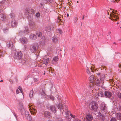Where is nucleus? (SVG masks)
Listing matches in <instances>:
<instances>
[{
    "instance_id": "f257e3e1",
    "label": "nucleus",
    "mask_w": 121,
    "mask_h": 121,
    "mask_svg": "<svg viewBox=\"0 0 121 121\" xmlns=\"http://www.w3.org/2000/svg\"><path fill=\"white\" fill-rule=\"evenodd\" d=\"M57 107L61 112L63 113L64 111L67 116L69 115V111L65 103L62 104V103H59Z\"/></svg>"
},
{
    "instance_id": "f03ea898",
    "label": "nucleus",
    "mask_w": 121,
    "mask_h": 121,
    "mask_svg": "<svg viewBox=\"0 0 121 121\" xmlns=\"http://www.w3.org/2000/svg\"><path fill=\"white\" fill-rule=\"evenodd\" d=\"M89 80L90 81V82L91 83L94 82L95 84L97 86H100V80L98 78L96 80L95 78L93 75H92L90 77Z\"/></svg>"
},
{
    "instance_id": "7ed1b4c3",
    "label": "nucleus",
    "mask_w": 121,
    "mask_h": 121,
    "mask_svg": "<svg viewBox=\"0 0 121 121\" xmlns=\"http://www.w3.org/2000/svg\"><path fill=\"white\" fill-rule=\"evenodd\" d=\"M23 54L21 51H17L15 52L13 57L15 59L17 60L21 59Z\"/></svg>"
},
{
    "instance_id": "20e7f679",
    "label": "nucleus",
    "mask_w": 121,
    "mask_h": 121,
    "mask_svg": "<svg viewBox=\"0 0 121 121\" xmlns=\"http://www.w3.org/2000/svg\"><path fill=\"white\" fill-rule=\"evenodd\" d=\"M39 46L37 43H34L31 45L30 47V50L32 53H35L38 49Z\"/></svg>"
},
{
    "instance_id": "39448f33",
    "label": "nucleus",
    "mask_w": 121,
    "mask_h": 121,
    "mask_svg": "<svg viewBox=\"0 0 121 121\" xmlns=\"http://www.w3.org/2000/svg\"><path fill=\"white\" fill-rule=\"evenodd\" d=\"M112 13H111L110 14V16H111L112 18H114L113 19L114 20L117 21L118 19V17L116 13L117 12V10H115L114 9H113V10L112 11Z\"/></svg>"
},
{
    "instance_id": "423d86ee",
    "label": "nucleus",
    "mask_w": 121,
    "mask_h": 121,
    "mask_svg": "<svg viewBox=\"0 0 121 121\" xmlns=\"http://www.w3.org/2000/svg\"><path fill=\"white\" fill-rule=\"evenodd\" d=\"M98 104L95 102L92 103V106L91 107L92 110L94 111H96L97 109L98 108Z\"/></svg>"
},
{
    "instance_id": "0eeeda50",
    "label": "nucleus",
    "mask_w": 121,
    "mask_h": 121,
    "mask_svg": "<svg viewBox=\"0 0 121 121\" xmlns=\"http://www.w3.org/2000/svg\"><path fill=\"white\" fill-rule=\"evenodd\" d=\"M18 23L14 19H13L11 22V26L13 28L17 27Z\"/></svg>"
},
{
    "instance_id": "6e6552de",
    "label": "nucleus",
    "mask_w": 121,
    "mask_h": 121,
    "mask_svg": "<svg viewBox=\"0 0 121 121\" xmlns=\"http://www.w3.org/2000/svg\"><path fill=\"white\" fill-rule=\"evenodd\" d=\"M86 119L88 121H91L93 119L92 115L90 113H88L86 115Z\"/></svg>"
},
{
    "instance_id": "1a4fd4ad",
    "label": "nucleus",
    "mask_w": 121,
    "mask_h": 121,
    "mask_svg": "<svg viewBox=\"0 0 121 121\" xmlns=\"http://www.w3.org/2000/svg\"><path fill=\"white\" fill-rule=\"evenodd\" d=\"M104 95L106 97L110 98L111 97L112 93L109 91H105Z\"/></svg>"
},
{
    "instance_id": "9d476101",
    "label": "nucleus",
    "mask_w": 121,
    "mask_h": 121,
    "mask_svg": "<svg viewBox=\"0 0 121 121\" xmlns=\"http://www.w3.org/2000/svg\"><path fill=\"white\" fill-rule=\"evenodd\" d=\"M50 108L51 111L54 113H56L57 111L55 105L51 106L50 107Z\"/></svg>"
},
{
    "instance_id": "9b49d317",
    "label": "nucleus",
    "mask_w": 121,
    "mask_h": 121,
    "mask_svg": "<svg viewBox=\"0 0 121 121\" xmlns=\"http://www.w3.org/2000/svg\"><path fill=\"white\" fill-rule=\"evenodd\" d=\"M20 40L22 43L24 44H26L27 42V39L25 37L20 38Z\"/></svg>"
},
{
    "instance_id": "f8f14e48",
    "label": "nucleus",
    "mask_w": 121,
    "mask_h": 121,
    "mask_svg": "<svg viewBox=\"0 0 121 121\" xmlns=\"http://www.w3.org/2000/svg\"><path fill=\"white\" fill-rule=\"evenodd\" d=\"M6 19V17L5 15L3 14H0V20L3 21H5Z\"/></svg>"
},
{
    "instance_id": "ddd939ff",
    "label": "nucleus",
    "mask_w": 121,
    "mask_h": 121,
    "mask_svg": "<svg viewBox=\"0 0 121 121\" xmlns=\"http://www.w3.org/2000/svg\"><path fill=\"white\" fill-rule=\"evenodd\" d=\"M29 26L30 27L34 29L36 27V24L33 22H30Z\"/></svg>"
},
{
    "instance_id": "4468645a",
    "label": "nucleus",
    "mask_w": 121,
    "mask_h": 121,
    "mask_svg": "<svg viewBox=\"0 0 121 121\" xmlns=\"http://www.w3.org/2000/svg\"><path fill=\"white\" fill-rule=\"evenodd\" d=\"M44 116L46 118H50L51 115L50 113L48 111H45L44 112Z\"/></svg>"
},
{
    "instance_id": "2eb2a0df",
    "label": "nucleus",
    "mask_w": 121,
    "mask_h": 121,
    "mask_svg": "<svg viewBox=\"0 0 121 121\" xmlns=\"http://www.w3.org/2000/svg\"><path fill=\"white\" fill-rule=\"evenodd\" d=\"M100 84L101 83L102 84L104 83V80L105 78V75L102 74H101L100 75Z\"/></svg>"
},
{
    "instance_id": "dca6fc26",
    "label": "nucleus",
    "mask_w": 121,
    "mask_h": 121,
    "mask_svg": "<svg viewBox=\"0 0 121 121\" xmlns=\"http://www.w3.org/2000/svg\"><path fill=\"white\" fill-rule=\"evenodd\" d=\"M30 39L33 40H35L37 38V36L35 34L33 35L32 34H30Z\"/></svg>"
},
{
    "instance_id": "f3484780",
    "label": "nucleus",
    "mask_w": 121,
    "mask_h": 121,
    "mask_svg": "<svg viewBox=\"0 0 121 121\" xmlns=\"http://www.w3.org/2000/svg\"><path fill=\"white\" fill-rule=\"evenodd\" d=\"M102 111H104V112L105 113H107V108L106 106L105 105H104L102 106Z\"/></svg>"
},
{
    "instance_id": "a211bd4d",
    "label": "nucleus",
    "mask_w": 121,
    "mask_h": 121,
    "mask_svg": "<svg viewBox=\"0 0 121 121\" xmlns=\"http://www.w3.org/2000/svg\"><path fill=\"white\" fill-rule=\"evenodd\" d=\"M33 16L32 13H29L28 15L27 19L29 21H31L33 19Z\"/></svg>"
},
{
    "instance_id": "6ab92c4d",
    "label": "nucleus",
    "mask_w": 121,
    "mask_h": 121,
    "mask_svg": "<svg viewBox=\"0 0 121 121\" xmlns=\"http://www.w3.org/2000/svg\"><path fill=\"white\" fill-rule=\"evenodd\" d=\"M22 32H24L25 34H27L29 32L28 28L27 27H25V30L24 31H22Z\"/></svg>"
},
{
    "instance_id": "aec40b11",
    "label": "nucleus",
    "mask_w": 121,
    "mask_h": 121,
    "mask_svg": "<svg viewBox=\"0 0 121 121\" xmlns=\"http://www.w3.org/2000/svg\"><path fill=\"white\" fill-rule=\"evenodd\" d=\"M49 62V58H47L45 59L43 61V63L46 65H47Z\"/></svg>"
},
{
    "instance_id": "412c9836",
    "label": "nucleus",
    "mask_w": 121,
    "mask_h": 121,
    "mask_svg": "<svg viewBox=\"0 0 121 121\" xmlns=\"http://www.w3.org/2000/svg\"><path fill=\"white\" fill-rule=\"evenodd\" d=\"M36 35L38 37H40L42 36V33L40 32H36Z\"/></svg>"
},
{
    "instance_id": "4be33fe9",
    "label": "nucleus",
    "mask_w": 121,
    "mask_h": 121,
    "mask_svg": "<svg viewBox=\"0 0 121 121\" xmlns=\"http://www.w3.org/2000/svg\"><path fill=\"white\" fill-rule=\"evenodd\" d=\"M9 29L8 27H6L4 28L3 30L5 34H7L9 31Z\"/></svg>"
},
{
    "instance_id": "5701e85b",
    "label": "nucleus",
    "mask_w": 121,
    "mask_h": 121,
    "mask_svg": "<svg viewBox=\"0 0 121 121\" xmlns=\"http://www.w3.org/2000/svg\"><path fill=\"white\" fill-rule=\"evenodd\" d=\"M96 94L98 95V96L102 97L104 96V95L103 93L102 92H100L98 93H97Z\"/></svg>"
},
{
    "instance_id": "b1692460",
    "label": "nucleus",
    "mask_w": 121,
    "mask_h": 121,
    "mask_svg": "<svg viewBox=\"0 0 121 121\" xmlns=\"http://www.w3.org/2000/svg\"><path fill=\"white\" fill-rule=\"evenodd\" d=\"M117 117L118 120L121 119V113L119 112L117 113Z\"/></svg>"
},
{
    "instance_id": "393cba45",
    "label": "nucleus",
    "mask_w": 121,
    "mask_h": 121,
    "mask_svg": "<svg viewBox=\"0 0 121 121\" xmlns=\"http://www.w3.org/2000/svg\"><path fill=\"white\" fill-rule=\"evenodd\" d=\"M13 46V45L12 42H10L9 44V48H12Z\"/></svg>"
},
{
    "instance_id": "a878e982",
    "label": "nucleus",
    "mask_w": 121,
    "mask_h": 121,
    "mask_svg": "<svg viewBox=\"0 0 121 121\" xmlns=\"http://www.w3.org/2000/svg\"><path fill=\"white\" fill-rule=\"evenodd\" d=\"M34 93V91L33 90L30 91L29 94V96L30 98L33 97V95Z\"/></svg>"
},
{
    "instance_id": "bb28decb",
    "label": "nucleus",
    "mask_w": 121,
    "mask_h": 121,
    "mask_svg": "<svg viewBox=\"0 0 121 121\" xmlns=\"http://www.w3.org/2000/svg\"><path fill=\"white\" fill-rule=\"evenodd\" d=\"M25 14L26 15L29 13L30 12V9L27 8H26L25 10Z\"/></svg>"
},
{
    "instance_id": "cd10ccee",
    "label": "nucleus",
    "mask_w": 121,
    "mask_h": 121,
    "mask_svg": "<svg viewBox=\"0 0 121 121\" xmlns=\"http://www.w3.org/2000/svg\"><path fill=\"white\" fill-rule=\"evenodd\" d=\"M46 30L47 32H49L51 30V27L50 26H48L46 28Z\"/></svg>"
},
{
    "instance_id": "c85d7f7f",
    "label": "nucleus",
    "mask_w": 121,
    "mask_h": 121,
    "mask_svg": "<svg viewBox=\"0 0 121 121\" xmlns=\"http://www.w3.org/2000/svg\"><path fill=\"white\" fill-rule=\"evenodd\" d=\"M25 115L26 117L27 116H29V115H30L29 114V112L27 111H25Z\"/></svg>"
},
{
    "instance_id": "c756f323",
    "label": "nucleus",
    "mask_w": 121,
    "mask_h": 121,
    "mask_svg": "<svg viewBox=\"0 0 121 121\" xmlns=\"http://www.w3.org/2000/svg\"><path fill=\"white\" fill-rule=\"evenodd\" d=\"M58 60V56L54 57L53 59V60L55 62L57 61Z\"/></svg>"
},
{
    "instance_id": "7c9ffc66",
    "label": "nucleus",
    "mask_w": 121,
    "mask_h": 121,
    "mask_svg": "<svg viewBox=\"0 0 121 121\" xmlns=\"http://www.w3.org/2000/svg\"><path fill=\"white\" fill-rule=\"evenodd\" d=\"M62 20V18L61 17H60L59 16V17H57V22L58 23H59L60 21L62 22L63 21Z\"/></svg>"
},
{
    "instance_id": "2f4dec72",
    "label": "nucleus",
    "mask_w": 121,
    "mask_h": 121,
    "mask_svg": "<svg viewBox=\"0 0 121 121\" xmlns=\"http://www.w3.org/2000/svg\"><path fill=\"white\" fill-rule=\"evenodd\" d=\"M10 15L11 17L13 19H14L15 17V14L13 13H11L10 14Z\"/></svg>"
},
{
    "instance_id": "473e14b6",
    "label": "nucleus",
    "mask_w": 121,
    "mask_h": 121,
    "mask_svg": "<svg viewBox=\"0 0 121 121\" xmlns=\"http://www.w3.org/2000/svg\"><path fill=\"white\" fill-rule=\"evenodd\" d=\"M40 93L42 95L44 96H45L46 95L45 92L43 89L42 90V91Z\"/></svg>"
},
{
    "instance_id": "72a5a7b5",
    "label": "nucleus",
    "mask_w": 121,
    "mask_h": 121,
    "mask_svg": "<svg viewBox=\"0 0 121 121\" xmlns=\"http://www.w3.org/2000/svg\"><path fill=\"white\" fill-rule=\"evenodd\" d=\"M5 1L4 0H2L0 1V6H2L4 4Z\"/></svg>"
},
{
    "instance_id": "f704fd0d",
    "label": "nucleus",
    "mask_w": 121,
    "mask_h": 121,
    "mask_svg": "<svg viewBox=\"0 0 121 121\" xmlns=\"http://www.w3.org/2000/svg\"><path fill=\"white\" fill-rule=\"evenodd\" d=\"M27 120L29 121H31L32 120V117L30 115H29V116H27L26 117Z\"/></svg>"
},
{
    "instance_id": "c9c22d12",
    "label": "nucleus",
    "mask_w": 121,
    "mask_h": 121,
    "mask_svg": "<svg viewBox=\"0 0 121 121\" xmlns=\"http://www.w3.org/2000/svg\"><path fill=\"white\" fill-rule=\"evenodd\" d=\"M74 22L75 23L76 22H77V21L78 20V18H77V15L75 16L74 18Z\"/></svg>"
},
{
    "instance_id": "e433bc0d",
    "label": "nucleus",
    "mask_w": 121,
    "mask_h": 121,
    "mask_svg": "<svg viewBox=\"0 0 121 121\" xmlns=\"http://www.w3.org/2000/svg\"><path fill=\"white\" fill-rule=\"evenodd\" d=\"M18 88L19 89V90L20 91L21 93L23 94V91L22 89V88L20 86H19L18 87Z\"/></svg>"
},
{
    "instance_id": "4c0bfd02",
    "label": "nucleus",
    "mask_w": 121,
    "mask_h": 121,
    "mask_svg": "<svg viewBox=\"0 0 121 121\" xmlns=\"http://www.w3.org/2000/svg\"><path fill=\"white\" fill-rule=\"evenodd\" d=\"M58 31L59 33L60 34H62L63 33V32L62 30L60 29H58Z\"/></svg>"
},
{
    "instance_id": "58836bf2",
    "label": "nucleus",
    "mask_w": 121,
    "mask_h": 121,
    "mask_svg": "<svg viewBox=\"0 0 121 121\" xmlns=\"http://www.w3.org/2000/svg\"><path fill=\"white\" fill-rule=\"evenodd\" d=\"M52 41L54 43H56L57 41V38H53L52 39Z\"/></svg>"
},
{
    "instance_id": "ea45409f",
    "label": "nucleus",
    "mask_w": 121,
    "mask_h": 121,
    "mask_svg": "<svg viewBox=\"0 0 121 121\" xmlns=\"http://www.w3.org/2000/svg\"><path fill=\"white\" fill-rule=\"evenodd\" d=\"M99 115L100 116H101L102 117V118H101L102 119V120H104L105 119V118L104 117V115H103L101 113H100Z\"/></svg>"
},
{
    "instance_id": "a19ab883",
    "label": "nucleus",
    "mask_w": 121,
    "mask_h": 121,
    "mask_svg": "<svg viewBox=\"0 0 121 121\" xmlns=\"http://www.w3.org/2000/svg\"><path fill=\"white\" fill-rule=\"evenodd\" d=\"M47 3H50L52 2L53 0H45Z\"/></svg>"
},
{
    "instance_id": "79ce46f5",
    "label": "nucleus",
    "mask_w": 121,
    "mask_h": 121,
    "mask_svg": "<svg viewBox=\"0 0 121 121\" xmlns=\"http://www.w3.org/2000/svg\"><path fill=\"white\" fill-rule=\"evenodd\" d=\"M27 59L26 58H24L22 60V62L23 63H25L27 60Z\"/></svg>"
},
{
    "instance_id": "37998d69",
    "label": "nucleus",
    "mask_w": 121,
    "mask_h": 121,
    "mask_svg": "<svg viewBox=\"0 0 121 121\" xmlns=\"http://www.w3.org/2000/svg\"><path fill=\"white\" fill-rule=\"evenodd\" d=\"M110 121H117L116 119L114 117L112 118L111 120Z\"/></svg>"
},
{
    "instance_id": "c03bdc74",
    "label": "nucleus",
    "mask_w": 121,
    "mask_h": 121,
    "mask_svg": "<svg viewBox=\"0 0 121 121\" xmlns=\"http://www.w3.org/2000/svg\"><path fill=\"white\" fill-rule=\"evenodd\" d=\"M4 52H0V56H3L4 54Z\"/></svg>"
},
{
    "instance_id": "a18cd8bd",
    "label": "nucleus",
    "mask_w": 121,
    "mask_h": 121,
    "mask_svg": "<svg viewBox=\"0 0 121 121\" xmlns=\"http://www.w3.org/2000/svg\"><path fill=\"white\" fill-rule=\"evenodd\" d=\"M117 95L118 97L121 99V93L120 92H118Z\"/></svg>"
},
{
    "instance_id": "49530a36",
    "label": "nucleus",
    "mask_w": 121,
    "mask_h": 121,
    "mask_svg": "<svg viewBox=\"0 0 121 121\" xmlns=\"http://www.w3.org/2000/svg\"><path fill=\"white\" fill-rule=\"evenodd\" d=\"M35 15L37 17H39L40 16V13L39 12H38L36 13Z\"/></svg>"
},
{
    "instance_id": "de8ad7c7",
    "label": "nucleus",
    "mask_w": 121,
    "mask_h": 121,
    "mask_svg": "<svg viewBox=\"0 0 121 121\" xmlns=\"http://www.w3.org/2000/svg\"><path fill=\"white\" fill-rule=\"evenodd\" d=\"M30 11L33 14H35V12L33 9H30Z\"/></svg>"
},
{
    "instance_id": "09e8293b",
    "label": "nucleus",
    "mask_w": 121,
    "mask_h": 121,
    "mask_svg": "<svg viewBox=\"0 0 121 121\" xmlns=\"http://www.w3.org/2000/svg\"><path fill=\"white\" fill-rule=\"evenodd\" d=\"M86 72L88 74H91V72L89 70V69H87L86 70Z\"/></svg>"
},
{
    "instance_id": "8fccbe9b",
    "label": "nucleus",
    "mask_w": 121,
    "mask_h": 121,
    "mask_svg": "<svg viewBox=\"0 0 121 121\" xmlns=\"http://www.w3.org/2000/svg\"><path fill=\"white\" fill-rule=\"evenodd\" d=\"M111 38V37L110 36H109L108 35H107L106 37V39H110Z\"/></svg>"
},
{
    "instance_id": "3c124183",
    "label": "nucleus",
    "mask_w": 121,
    "mask_h": 121,
    "mask_svg": "<svg viewBox=\"0 0 121 121\" xmlns=\"http://www.w3.org/2000/svg\"><path fill=\"white\" fill-rule=\"evenodd\" d=\"M70 115L71 117L73 118H75V115H72L71 113L70 114Z\"/></svg>"
},
{
    "instance_id": "603ef678",
    "label": "nucleus",
    "mask_w": 121,
    "mask_h": 121,
    "mask_svg": "<svg viewBox=\"0 0 121 121\" xmlns=\"http://www.w3.org/2000/svg\"><path fill=\"white\" fill-rule=\"evenodd\" d=\"M116 1L117 3L119 2L117 0H111V1L113 2H115Z\"/></svg>"
},
{
    "instance_id": "864d4df0",
    "label": "nucleus",
    "mask_w": 121,
    "mask_h": 121,
    "mask_svg": "<svg viewBox=\"0 0 121 121\" xmlns=\"http://www.w3.org/2000/svg\"><path fill=\"white\" fill-rule=\"evenodd\" d=\"M58 121H63V119L61 118H59L58 119Z\"/></svg>"
},
{
    "instance_id": "5fc2aeb1",
    "label": "nucleus",
    "mask_w": 121,
    "mask_h": 121,
    "mask_svg": "<svg viewBox=\"0 0 121 121\" xmlns=\"http://www.w3.org/2000/svg\"><path fill=\"white\" fill-rule=\"evenodd\" d=\"M118 108L119 111L121 112V105L119 106Z\"/></svg>"
},
{
    "instance_id": "6e6d98bb",
    "label": "nucleus",
    "mask_w": 121,
    "mask_h": 121,
    "mask_svg": "<svg viewBox=\"0 0 121 121\" xmlns=\"http://www.w3.org/2000/svg\"><path fill=\"white\" fill-rule=\"evenodd\" d=\"M16 93L17 94L19 93L20 92L17 89L16 91Z\"/></svg>"
},
{
    "instance_id": "4d7b16f0",
    "label": "nucleus",
    "mask_w": 121,
    "mask_h": 121,
    "mask_svg": "<svg viewBox=\"0 0 121 121\" xmlns=\"http://www.w3.org/2000/svg\"><path fill=\"white\" fill-rule=\"evenodd\" d=\"M43 40H44L45 39V37L44 36H42V39H43Z\"/></svg>"
},
{
    "instance_id": "13d9d810",
    "label": "nucleus",
    "mask_w": 121,
    "mask_h": 121,
    "mask_svg": "<svg viewBox=\"0 0 121 121\" xmlns=\"http://www.w3.org/2000/svg\"><path fill=\"white\" fill-rule=\"evenodd\" d=\"M14 116L17 119V116L16 114L15 113L14 114Z\"/></svg>"
},
{
    "instance_id": "bf43d9fd",
    "label": "nucleus",
    "mask_w": 121,
    "mask_h": 121,
    "mask_svg": "<svg viewBox=\"0 0 121 121\" xmlns=\"http://www.w3.org/2000/svg\"><path fill=\"white\" fill-rule=\"evenodd\" d=\"M96 74L97 75H99H99H100L101 74H100V73H96Z\"/></svg>"
},
{
    "instance_id": "052dcab7",
    "label": "nucleus",
    "mask_w": 121,
    "mask_h": 121,
    "mask_svg": "<svg viewBox=\"0 0 121 121\" xmlns=\"http://www.w3.org/2000/svg\"><path fill=\"white\" fill-rule=\"evenodd\" d=\"M85 16L84 15H83V18H82V20H83L84 19Z\"/></svg>"
},
{
    "instance_id": "680f3d73",
    "label": "nucleus",
    "mask_w": 121,
    "mask_h": 121,
    "mask_svg": "<svg viewBox=\"0 0 121 121\" xmlns=\"http://www.w3.org/2000/svg\"><path fill=\"white\" fill-rule=\"evenodd\" d=\"M111 33V31H110L108 33V34L109 35H110Z\"/></svg>"
},
{
    "instance_id": "e2e57ef3",
    "label": "nucleus",
    "mask_w": 121,
    "mask_h": 121,
    "mask_svg": "<svg viewBox=\"0 0 121 121\" xmlns=\"http://www.w3.org/2000/svg\"><path fill=\"white\" fill-rule=\"evenodd\" d=\"M113 43L114 44H116V45H117V44L116 43H115V42H114Z\"/></svg>"
},
{
    "instance_id": "0e129e2a",
    "label": "nucleus",
    "mask_w": 121,
    "mask_h": 121,
    "mask_svg": "<svg viewBox=\"0 0 121 121\" xmlns=\"http://www.w3.org/2000/svg\"><path fill=\"white\" fill-rule=\"evenodd\" d=\"M33 109L34 111H35V109L34 108H33Z\"/></svg>"
},
{
    "instance_id": "69168bd1",
    "label": "nucleus",
    "mask_w": 121,
    "mask_h": 121,
    "mask_svg": "<svg viewBox=\"0 0 121 121\" xmlns=\"http://www.w3.org/2000/svg\"><path fill=\"white\" fill-rule=\"evenodd\" d=\"M118 53H118V52H116L115 53V54H117Z\"/></svg>"
},
{
    "instance_id": "338daca9",
    "label": "nucleus",
    "mask_w": 121,
    "mask_h": 121,
    "mask_svg": "<svg viewBox=\"0 0 121 121\" xmlns=\"http://www.w3.org/2000/svg\"><path fill=\"white\" fill-rule=\"evenodd\" d=\"M95 98L96 99H98V97H96V96H95Z\"/></svg>"
},
{
    "instance_id": "774afa93",
    "label": "nucleus",
    "mask_w": 121,
    "mask_h": 121,
    "mask_svg": "<svg viewBox=\"0 0 121 121\" xmlns=\"http://www.w3.org/2000/svg\"><path fill=\"white\" fill-rule=\"evenodd\" d=\"M3 80H1L0 81V82H3Z\"/></svg>"
}]
</instances>
